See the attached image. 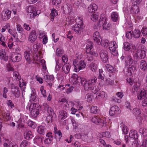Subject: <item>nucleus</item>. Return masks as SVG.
I'll return each instance as SVG.
<instances>
[{
    "mask_svg": "<svg viewBox=\"0 0 147 147\" xmlns=\"http://www.w3.org/2000/svg\"><path fill=\"white\" fill-rule=\"evenodd\" d=\"M97 81V78L95 77H92L87 80V82L86 84H88L87 89H86L84 88L85 90H90L93 93L95 94L100 89L98 86H94Z\"/></svg>",
    "mask_w": 147,
    "mask_h": 147,
    "instance_id": "1",
    "label": "nucleus"
},
{
    "mask_svg": "<svg viewBox=\"0 0 147 147\" xmlns=\"http://www.w3.org/2000/svg\"><path fill=\"white\" fill-rule=\"evenodd\" d=\"M70 80H71V82L75 84L81 83L82 85L83 86L84 88H85L86 89L88 88V84H86L87 80L84 78H81L78 76L76 74H73L70 78Z\"/></svg>",
    "mask_w": 147,
    "mask_h": 147,
    "instance_id": "2",
    "label": "nucleus"
},
{
    "mask_svg": "<svg viewBox=\"0 0 147 147\" xmlns=\"http://www.w3.org/2000/svg\"><path fill=\"white\" fill-rule=\"evenodd\" d=\"M97 25L99 26H100L101 25H102L103 29L107 30H109L111 27V24L107 22L106 18L104 14L101 15V17Z\"/></svg>",
    "mask_w": 147,
    "mask_h": 147,
    "instance_id": "3",
    "label": "nucleus"
},
{
    "mask_svg": "<svg viewBox=\"0 0 147 147\" xmlns=\"http://www.w3.org/2000/svg\"><path fill=\"white\" fill-rule=\"evenodd\" d=\"M91 121L93 123L101 126L102 127H106V122L105 119H101L96 116L93 117Z\"/></svg>",
    "mask_w": 147,
    "mask_h": 147,
    "instance_id": "4",
    "label": "nucleus"
},
{
    "mask_svg": "<svg viewBox=\"0 0 147 147\" xmlns=\"http://www.w3.org/2000/svg\"><path fill=\"white\" fill-rule=\"evenodd\" d=\"M73 64L74 66V70L76 72L79 71L80 70L84 68L86 66V63L82 60L77 62L74 61Z\"/></svg>",
    "mask_w": 147,
    "mask_h": 147,
    "instance_id": "5",
    "label": "nucleus"
},
{
    "mask_svg": "<svg viewBox=\"0 0 147 147\" xmlns=\"http://www.w3.org/2000/svg\"><path fill=\"white\" fill-rule=\"evenodd\" d=\"M93 43L90 42L86 45V53L88 54L92 55L95 57H97L98 55V53L93 51H91L93 48Z\"/></svg>",
    "mask_w": 147,
    "mask_h": 147,
    "instance_id": "6",
    "label": "nucleus"
},
{
    "mask_svg": "<svg viewBox=\"0 0 147 147\" xmlns=\"http://www.w3.org/2000/svg\"><path fill=\"white\" fill-rule=\"evenodd\" d=\"M101 61L106 63L108 61L109 56L107 51L106 50H101L99 53Z\"/></svg>",
    "mask_w": 147,
    "mask_h": 147,
    "instance_id": "7",
    "label": "nucleus"
},
{
    "mask_svg": "<svg viewBox=\"0 0 147 147\" xmlns=\"http://www.w3.org/2000/svg\"><path fill=\"white\" fill-rule=\"evenodd\" d=\"M36 9L32 5H30L27 8V11L28 13H31L30 14V17L31 19L34 18V17L36 16L37 13L38 11L35 12Z\"/></svg>",
    "mask_w": 147,
    "mask_h": 147,
    "instance_id": "8",
    "label": "nucleus"
},
{
    "mask_svg": "<svg viewBox=\"0 0 147 147\" xmlns=\"http://www.w3.org/2000/svg\"><path fill=\"white\" fill-rule=\"evenodd\" d=\"M11 11L6 9L3 10L1 14V17L3 20H7L11 17Z\"/></svg>",
    "mask_w": 147,
    "mask_h": 147,
    "instance_id": "9",
    "label": "nucleus"
},
{
    "mask_svg": "<svg viewBox=\"0 0 147 147\" xmlns=\"http://www.w3.org/2000/svg\"><path fill=\"white\" fill-rule=\"evenodd\" d=\"M121 111L119 107L117 106L111 107L110 110L109 114L111 116L115 115L120 113Z\"/></svg>",
    "mask_w": 147,
    "mask_h": 147,
    "instance_id": "10",
    "label": "nucleus"
},
{
    "mask_svg": "<svg viewBox=\"0 0 147 147\" xmlns=\"http://www.w3.org/2000/svg\"><path fill=\"white\" fill-rule=\"evenodd\" d=\"M146 53L145 52L139 49L136 51L135 54V56L137 57L138 59L140 60L144 58L146 56Z\"/></svg>",
    "mask_w": 147,
    "mask_h": 147,
    "instance_id": "11",
    "label": "nucleus"
},
{
    "mask_svg": "<svg viewBox=\"0 0 147 147\" xmlns=\"http://www.w3.org/2000/svg\"><path fill=\"white\" fill-rule=\"evenodd\" d=\"M11 58L13 62H19L21 60L22 56L19 53H14L11 55Z\"/></svg>",
    "mask_w": 147,
    "mask_h": 147,
    "instance_id": "12",
    "label": "nucleus"
},
{
    "mask_svg": "<svg viewBox=\"0 0 147 147\" xmlns=\"http://www.w3.org/2000/svg\"><path fill=\"white\" fill-rule=\"evenodd\" d=\"M37 38L36 31L35 30L32 31L30 33L28 38V40L31 43H33L36 40Z\"/></svg>",
    "mask_w": 147,
    "mask_h": 147,
    "instance_id": "13",
    "label": "nucleus"
},
{
    "mask_svg": "<svg viewBox=\"0 0 147 147\" xmlns=\"http://www.w3.org/2000/svg\"><path fill=\"white\" fill-rule=\"evenodd\" d=\"M24 131L25 138L27 140L31 139L33 137L32 133L31 131L28 129L26 128H24Z\"/></svg>",
    "mask_w": 147,
    "mask_h": 147,
    "instance_id": "14",
    "label": "nucleus"
},
{
    "mask_svg": "<svg viewBox=\"0 0 147 147\" xmlns=\"http://www.w3.org/2000/svg\"><path fill=\"white\" fill-rule=\"evenodd\" d=\"M109 48L111 52H115L117 47V45L115 41H112L109 43Z\"/></svg>",
    "mask_w": 147,
    "mask_h": 147,
    "instance_id": "15",
    "label": "nucleus"
},
{
    "mask_svg": "<svg viewBox=\"0 0 147 147\" xmlns=\"http://www.w3.org/2000/svg\"><path fill=\"white\" fill-rule=\"evenodd\" d=\"M12 94L14 95L16 98L19 97L20 92L17 86H13L11 88Z\"/></svg>",
    "mask_w": 147,
    "mask_h": 147,
    "instance_id": "16",
    "label": "nucleus"
},
{
    "mask_svg": "<svg viewBox=\"0 0 147 147\" xmlns=\"http://www.w3.org/2000/svg\"><path fill=\"white\" fill-rule=\"evenodd\" d=\"M83 27L80 26L78 25H75L71 26V29L74 30L78 34L80 35L82 32Z\"/></svg>",
    "mask_w": 147,
    "mask_h": 147,
    "instance_id": "17",
    "label": "nucleus"
},
{
    "mask_svg": "<svg viewBox=\"0 0 147 147\" xmlns=\"http://www.w3.org/2000/svg\"><path fill=\"white\" fill-rule=\"evenodd\" d=\"M136 71V67L134 65H129L127 69V72L125 74L127 76H131Z\"/></svg>",
    "mask_w": 147,
    "mask_h": 147,
    "instance_id": "18",
    "label": "nucleus"
},
{
    "mask_svg": "<svg viewBox=\"0 0 147 147\" xmlns=\"http://www.w3.org/2000/svg\"><path fill=\"white\" fill-rule=\"evenodd\" d=\"M93 38L94 41L97 43L98 44L99 43H101V37L99 35V33L96 31L93 34Z\"/></svg>",
    "mask_w": 147,
    "mask_h": 147,
    "instance_id": "19",
    "label": "nucleus"
},
{
    "mask_svg": "<svg viewBox=\"0 0 147 147\" xmlns=\"http://www.w3.org/2000/svg\"><path fill=\"white\" fill-rule=\"evenodd\" d=\"M30 108L32 110L37 111L38 112H40L41 110L40 106V105L36 103L30 105L29 108V110L30 109ZM29 110L30 111V110Z\"/></svg>",
    "mask_w": 147,
    "mask_h": 147,
    "instance_id": "20",
    "label": "nucleus"
},
{
    "mask_svg": "<svg viewBox=\"0 0 147 147\" xmlns=\"http://www.w3.org/2000/svg\"><path fill=\"white\" fill-rule=\"evenodd\" d=\"M67 116V114L66 111L63 110H61L59 112L58 117L60 120H64Z\"/></svg>",
    "mask_w": 147,
    "mask_h": 147,
    "instance_id": "21",
    "label": "nucleus"
},
{
    "mask_svg": "<svg viewBox=\"0 0 147 147\" xmlns=\"http://www.w3.org/2000/svg\"><path fill=\"white\" fill-rule=\"evenodd\" d=\"M70 67V65L68 63H66L63 65L62 69L65 74H67L69 72Z\"/></svg>",
    "mask_w": 147,
    "mask_h": 147,
    "instance_id": "22",
    "label": "nucleus"
},
{
    "mask_svg": "<svg viewBox=\"0 0 147 147\" xmlns=\"http://www.w3.org/2000/svg\"><path fill=\"white\" fill-rule=\"evenodd\" d=\"M131 12H134L136 14V16L137 17L139 16L140 14L139 7L137 5H134L132 6L131 9Z\"/></svg>",
    "mask_w": 147,
    "mask_h": 147,
    "instance_id": "23",
    "label": "nucleus"
},
{
    "mask_svg": "<svg viewBox=\"0 0 147 147\" xmlns=\"http://www.w3.org/2000/svg\"><path fill=\"white\" fill-rule=\"evenodd\" d=\"M55 137L56 138H57L60 139L62 136V134L60 130H58L57 127H55L54 128Z\"/></svg>",
    "mask_w": 147,
    "mask_h": 147,
    "instance_id": "24",
    "label": "nucleus"
},
{
    "mask_svg": "<svg viewBox=\"0 0 147 147\" xmlns=\"http://www.w3.org/2000/svg\"><path fill=\"white\" fill-rule=\"evenodd\" d=\"M97 9V5L95 4H92L89 6L88 8V11L90 13H92L96 10Z\"/></svg>",
    "mask_w": 147,
    "mask_h": 147,
    "instance_id": "25",
    "label": "nucleus"
},
{
    "mask_svg": "<svg viewBox=\"0 0 147 147\" xmlns=\"http://www.w3.org/2000/svg\"><path fill=\"white\" fill-rule=\"evenodd\" d=\"M31 93L30 97V100L34 102H36L37 100L36 98V95L35 90L34 88H31Z\"/></svg>",
    "mask_w": 147,
    "mask_h": 147,
    "instance_id": "26",
    "label": "nucleus"
},
{
    "mask_svg": "<svg viewBox=\"0 0 147 147\" xmlns=\"http://www.w3.org/2000/svg\"><path fill=\"white\" fill-rule=\"evenodd\" d=\"M57 15L58 13L55 9H51V13L50 15L51 21L53 22L54 21V18Z\"/></svg>",
    "mask_w": 147,
    "mask_h": 147,
    "instance_id": "27",
    "label": "nucleus"
},
{
    "mask_svg": "<svg viewBox=\"0 0 147 147\" xmlns=\"http://www.w3.org/2000/svg\"><path fill=\"white\" fill-rule=\"evenodd\" d=\"M111 18L112 21L114 22H117L119 18V15L117 12H113L111 15Z\"/></svg>",
    "mask_w": 147,
    "mask_h": 147,
    "instance_id": "28",
    "label": "nucleus"
},
{
    "mask_svg": "<svg viewBox=\"0 0 147 147\" xmlns=\"http://www.w3.org/2000/svg\"><path fill=\"white\" fill-rule=\"evenodd\" d=\"M2 116L4 119L6 121H9L11 119V116L10 115L9 112L7 111L2 114Z\"/></svg>",
    "mask_w": 147,
    "mask_h": 147,
    "instance_id": "29",
    "label": "nucleus"
},
{
    "mask_svg": "<svg viewBox=\"0 0 147 147\" xmlns=\"http://www.w3.org/2000/svg\"><path fill=\"white\" fill-rule=\"evenodd\" d=\"M141 34L140 30L138 29H136L133 31V36L135 38H139Z\"/></svg>",
    "mask_w": 147,
    "mask_h": 147,
    "instance_id": "30",
    "label": "nucleus"
},
{
    "mask_svg": "<svg viewBox=\"0 0 147 147\" xmlns=\"http://www.w3.org/2000/svg\"><path fill=\"white\" fill-rule=\"evenodd\" d=\"M46 131L45 127L40 125L38 127L37 130L38 132L40 134L44 135Z\"/></svg>",
    "mask_w": 147,
    "mask_h": 147,
    "instance_id": "31",
    "label": "nucleus"
},
{
    "mask_svg": "<svg viewBox=\"0 0 147 147\" xmlns=\"http://www.w3.org/2000/svg\"><path fill=\"white\" fill-rule=\"evenodd\" d=\"M129 137L134 138L137 139L138 136L137 135V132L135 130H131L129 134Z\"/></svg>",
    "mask_w": 147,
    "mask_h": 147,
    "instance_id": "32",
    "label": "nucleus"
},
{
    "mask_svg": "<svg viewBox=\"0 0 147 147\" xmlns=\"http://www.w3.org/2000/svg\"><path fill=\"white\" fill-rule=\"evenodd\" d=\"M44 80L47 82H51L54 80L53 76V75H45L44 77Z\"/></svg>",
    "mask_w": 147,
    "mask_h": 147,
    "instance_id": "33",
    "label": "nucleus"
},
{
    "mask_svg": "<svg viewBox=\"0 0 147 147\" xmlns=\"http://www.w3.org/2000/svg\"><path fill=\"white\" fill-rule=\"evenodd\" d=\"M0 59L5 61L8 60V57L6 55V53L4 51H2L0 52Z\"/></svg>",
    "mask_w": 147,
    "mask_h": 147,
    "instance_id": "34",
    "label": "nucleus"
},
{
    "mask_svg": "<svg viewBox=\"0 0 147 147\" xmlns=\"http://www.w3.org/2000/svg\"><path fill=\"white\" fill-rule=\"evenodd\" d=\"M125 62L127 65H130L133 63L132 59L131 57L129 55L125 56Z\"/></svg>",
    "mask_w": 147,
    "mask_h": 147,
    "instance_id": "35",
    "label": "nucleus"
},
{
    "mask_svg": "<svg viewBox=\"0 0 147 147\" xmlns=\"http://www.w3.org/2000/svg\"><path fill=\"white\" fill-rule=\"evenodd\" d=\"M105 68L106 69L109 73H112L115 72V70L111 65L107 64L105 65Z\"/></svg>",
    "mask_w": 147,
    "mask_h": 147,
    "instance_id": "36",
    "label": "nucleus"
},
{
    "mask_svg": "<svg viewBox=\"0 0 147 147\" xmlns=\"http://www.w3.org/2000/svg\"><path fill=\"white\" fill-rule=\"evenodd\" d=\"M45 109L49 115H54L55 114L53 110L48 105H47L45 106Z\"/></svg>",
    "mask_w": 147,
    "mask_h": 147,
    "instance_id": "37",
    "label": "nucleus"
},
{
    "mask_svg": "<svg viewBox=\"0 0 147 147\" xmlns=\"http://www.w3.org/2000/svg\"><path fill=\"white\" fill-rule=\"evenodd\" d=\"M90 111L91 113L96 114L99 113L100 110L97 107L92 106L90 108Z\"/></svg>",
    "mask_w": 147,
    "mask_h": 147,
    "instance_id": "38",
    "label": "nucleus"
},
{
    "mask_svg": "<svg viewBox=\"0 0 147 147\" xmlns=\"http://www.w3.org/2000/svg\"><path fill=\"white\" fill-rule=\"evenodd\" d=\"M73 103L72 102L68 101L65 104H63V108L65 110L68 109L70 106H73Z\"/></svg>",
    "mask_w": 147,
    "mask_h": 147,
    "instance_id": "39",
    "label": "nucleus"
},
{
    "mask_svg": "<svg viewBox=\"0 0 147 147\" xmlns=\"http://www.w3.org/2000/svg\"><path fill=\"white\" fill-rule=\"evenodd\" d=\"M147 65L146 61L144 60L141 61L140 64V67L142 70L144 71L146 69Z\"/></svg>",
    "mask_w": 147,
    "mask_h": 147,
    "instance_id": "40",
    "label": "nucleus"
},
{
    "mask_svg": "<svg viewBox=\"0 0 147 147\" xmlns=\"http://www.w3.org/2000/svg\"><path fill=\"white\" fill-rule=\"evenodd\" d=\"M24 55L26 61H29L30 60V51H25L24 53Z\"/></svg>",
    "mask_w": 147,
    "mask_h": 147,
    "instance_id": "41",
    "label": "nucleus"
},
{
    "mask_svg": "<svg viewBox=\"0 0 147 147\" xmlns=\"http://www.w3.org/2000/svg\"><path fill=\"white\" fill-rule=\"evenodd\" d=\"M123 48L125 51H128L130 50L131 48V45L128 42H125L123 43Z\"/></svg>",
    "mask_w": 147,
    "mask_h": 147,
    "instance_id": "42",
    "label": "nucleus"
},
{
    "mask_svg": "<svg viewBox=\"0 0 147 147\" xmlns=\"http://www.w3.org/2000/svg\"><path fill=\"white\" fill-rule=\"evenodd\" d=\"M109 41L107 40H101V43H99V45L101 44L102 46H104L105 47H107L108 45H109Z\"/></svg>",
    "mask_w": 147,
    "mask_h": 147,
    "instance_id": "43",
    "label": "nucleus"
},
{
    "mask_svg": "<svg viewBox=\"0 0 147 147\" xmlns=\"http://www.w3.org/2000/svg\"><path fill=\"white\" fill-rule=\"evenodd\" d=\"M90 68L93 71H95L97 69V65L95 63L92 62L90 64Z\"/></svg>",
    "mask_w": 147,
    "mask_h": 147,
    "instance_id": "44",
    "label": "nucleus"
},
{
    "mask_svg": "<svg viewBox=\"0 0 147 147\" xmlns=\"http://www.w3.org/2000/svg\"><path fill=\"white\" fill-rule=\"evenodd\" d=\"M133 114L137 117H138L141 114V112L140 110L136 108L133 109Z\"/></svg>",
    "mask_w": 147,
    "mask_h": 147,
    "instance_id": "45",
    "label": "nucleus"
},
{
    "mask_svg": "<svg viewBox=\"0 0 147 147\" xmlns=\"http://www.w3.org/2000/svg\"><path fill=\"white\" fill-rule=\"evenodd\" d=\"M140 133L142 134L144 136H146L147 135V130L144 128H142L139 129Z\"/></svg>",
    "mask_w": 147,
    "mask_h": 147,
    "instance_id": "46",
    "label": "nucleus"
},
{
    "mask_svg": "<svg viewBox=\"0 0 147 147\" xmlns=\"http://www.w3.org/2000/svg\"><path fill=\"white\" fill-rule=\"evenodd\" d=\"M9 33L14 38L16 37L17 32L15 30H12L10 29H9L8 30Z\"/></svg>",
    "mask_w": 147,
    "mask_h": 147,
    "instance_id": "47",
    "label": "nucleus"
},
{
    "mask_svg": "<svg viewBox=\"0 0 147 147\" xmlns=\"http://www.w3.org/2000/svg\"><path fill=\"white\" fill-rule=\"evenodd\" d=\"M76 22L78 24L77 25H78L80 26H83V21L80 18H76Z\"/></svg>",
    "mask_w": 147,
    "mask_h": 147,
    "instance_id": "48",
    "label": "nucleus"
},
{
    "mask_svg": "<svg viewBox=\"0 0 147 147\" xmlns=\"http://www.w3.org/2000/svg\"><path fill=\"white\" fill-rule=\"evenodd\" d=\"M85 98H86L87 101L88 102H91L93 98V96L90 94H87L86 95Z\"/></svg>",
    "mask_w": 147,
    "mask_h": 147,
    "instance_id": "49",
    "label": "nucleus"
},
{
    "mask_svg": "<svg viewBox=\"0 0 147 147\" xmlns=\"http://www.w3.org/2000/svg\"><path fill=\"white\" fill-rule=\"evenodd\" d=\"M39 112L32 110H31V115L33 118L36 117L39 114Z\"/></svg>",
    "mask_w": 147,
    "mask_h": 147,
    "instance_id": "50",
    "label": "nucleus"
},
{
    "mask_svg": "<svg viewBox=\"0 0 147 147\" xmlns=\"http://www.w3.org/2000/svg\"><path fill=\"white\" fill-rule=\"evenodd\" d=\"M133 36V31L127 32L126 33V37L127 38L131 39L132 38Z\"/></svg>",
    "mask_w": 147,
    "mask_h": 147,
    "instance_id": "51",
    "label": "nucleus"
},
{
    "mask_svg": "<svg viewBox=\"0 0 147 147\" xmlns=\"http://www.w3.org/2000/svg\"><path fill=\"white\" fill-rule=\"evenodd\" d=\"M13 75L17 81L20 80L21 76H20L19 73L17 71H15L13 73Z\"/></svg>",
    "mask_w": 147,
    "mask_h": 147,
    "instance_id": "52",
    "label": "nucleus"
},
{
    "mask_svg": "<svg viewBox=\"0 0 147 147\" xmlns=\"http://www.w3.org/2000/svg\"><path fill=\"white\" fill-rule=\"evenodd\" d=\"M98 15L96 14L95 13L92 14L91 17V19L93 21L95 22L96 21L98 20Z\"/></svg>",
    "mask_w": 147,
    "mask_h": 147,
    "instance_id": "53",
    "label": "nucleus"
},
{
    "mask_svg": "<svg viewBox=\"0 0 147 147\" xmlns=\"http://www.w3.org/2000/svg\"><path fill=\"white\" fill-rule=\"evenodd\" d=\"M28 126L33 128H35L36 127V123L31 121H28Z\"/></svg>",
    "mask_w": 147,
    "mask_h": 147,
    "instance_id": "54",
    "label": "nucleus"
},
{
    "mask_svg": "<svg viewBox=\"0 0 147 147\" xmlns=\"http://www.w3.org/2000/svg\"><path fill=\"white\" fill-rule=\"evenodd\" d=\"M121 128L124 134H127L128 131L127 127L124 124H123L122 125H121Z\"/></svg>",
    "mask_w": 147,
    "mask_h": 147,
    "instance_id": "55",
    "label": "nucleus"
},
{
    "mask_svg": "<svg viewBox=\"0 0 147 147\" xmlns=\"http://www.w3.org/2000/svg\"><path fill=\"white\" fill-rule=\"evenodd\" d=\"M40 91L41 93L42 94L43 96L45 97H47V95L46 94V91L44 89V87L43 86H42L40 88Z\"/></svg>",
    "mask_w": 147,
    "mask_h": 147,
    "instance_id": "56",
    "label": "nucleus"
},
{
    "mask_svg": "<svg viewBox=\"0 0 147 147\" xmlns=\"http://www.w3.org/2000/svg\"><path fill=\"white\" fill-rule=\"evenodd\" d=\"M63 53V51L61 49H57L56 51L57 55L59 56H61Z\"/></svg>",
    "mask_w": 147,
    "mask_h": 147,
    "instance_id": "57",
    "label": "nucleus"
},
{
    "mask_svg": "<svg viewBox=\"0 0 147 147\" xmlns=\"http://www.w3.org/2000/svg\"><path fill=\"white\" fill-rule=\"evenodd\" d=\"M6 103L7 105L9 106H10L11 108L13 109L14 107V105L13 103L12 102L11 100H7V101Z\"/></svg>",
    "mask_w": 147,
    "mask_h": 147,
    "instance_id": "58",
    "label": "nucleus"
},
{
    "mask_svg": "<svg viewBox=\"0 0 147 147\" xmlns=\"http://www.w3.org/2000/svg\"><path fill=\"white\" fill-rule=\"evenodd\" d=\"M142 1V0H131L132 3L135 5L140 4Z\"/></svg>",
    "mask_w": 147,
    "mask_h": 147,
    "instance_id": "59",
    "label": "nucleus"
},
{
    "mask_svg": "<svg viewBox=\"0 0 147 147\" xmlns=\"http://www.w3.org/2000/svg\"><path fill=\"white\" fill-rule=\"evenodd\" d=\"M53 140V139L51 137V138H46L44 140V143L46 144H49L51 143Z\"/></svg>",
    "mask_w": 147,
    "mask_h": 147,
    "instance_id": "60",
    "label": "nucleus"
},
{
    "mask_svg": "<svg viewBox=\"0 0 147 147\" xmlns=\"http://www.w3.org/2000/svg\"><path fill=\"white\" fill-rule=\"evenodd\" d=\"M67 101V99L64 98H61L59 100V102L63 104H65Z\"/></svg>",
    "mask_w": 147,
    "mask_h": 147,
    "instance_id": "61",
    "label": "nucleus"
},
{
    "mask_svg": "<svg viewBox=\"0 0 147 147\" xmlns=\"http://www.w3.org/2000/svg\"><path fill=\"white\" fill-rule=\"evenodd\" d=\"M28 144V142L26 140L23 141L21 143L20 147H26Z\"/></svg>",
    "mask_w": 147,
    "mask_h": 147,
    "instance_id": "62",
    "label": "nucleus"
},
{
    "mask_svg": "<svg viewBox=\"0 0 147 147\" xmlns=\"http://www.w3.org/2000/svg\"><path fill=\"white\" fill-rule=\"evenodd\" d=\"M141 32L143 36H146L147 35V28H142Z\"/></svg>",
    "mask_w": 147,
    "mask_h": 147,
    "instance_id": "63",
    "label": "nucleus"
},
{
    "mask_svg": "<svg viewBox=\"0 0 147 147\" xmlns=\"http://www.w3.org/2000/svg\"><path fill=\"white\" fill-rule=\"evenodd\" d=\"M142 100V104L143 106H146L147 105V97H145L143 99H141L140 100Z\"/></svg>",
    "mask_w": 147,
    "mask_h": 147,
    "instance_id": "64",
    "label": "nucleus"
}]
</instances>
